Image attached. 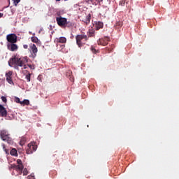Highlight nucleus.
I'll return each instance as SVG.
<instances>
[{"instance_id": "nucleus-37", "label": "nucleus", "mask_w": 179, "mask_h": 179, "mask_svg": "<svg viewBox=\"0 0 179 179\" xmlns=\"http://www.w3.org/2000/svg\"><path fill=\"white\" fill-rule=\"evenodd\" d=\"M70 80H71V82H73V78H70Z\"/></svg>"}, {"instance_id": "nucleus-6", "label": "nucleus", "mask_w": 179, "mask_h": 179, "mask_svg": "<svg viewBox=\"0 0 179 179\" xmlns=\"http://www.w3.org/2000/svg\"><path fill=\"white\" fill-rule=\"evenodd\" d=\"M37 150V145H34L33 143H30L27 145V148L26 150L27 155H31L34 152Z\"/></svg>"}, {"instance_id": "nucleus-26", "label": "nucleus", "mask_w": 179, "mask_h": 179, "mask_svg": "<svg viewBox=\"0 0 179 179\" xmlns=\"http://www.w3.org/2000/svg\"><path fill=\"white\" fill-rule=\"evenodd\" d=\"M23 176H27V174H29V171H27V169H24L23 170Z\"/></svg>"}, {"instance_id": "nucleus-7", "label": "nucleus", "mask_w": 179, "mask_h": 179, "mask_svg": "<svg viewBox=\"0 0 179 179\" xmlns=\"http://www.w3.org/2000/svg\"><path fill=\"white\" fill-rule=\"evenodd\" d=\"M56 22L60 27H65L66 24V18L62 17H56Z\"/></svg>"}, {"instance_id": "nucleus-17", "label": "nucleus", "mask_w": 179, "mask_h": 179, "mask_svg": "<svg viewBox=\"0 0 179 179\" xmlns=\"http://www.w3.org/2000/svg\"><path fill=\"white\" fill-rule=\"evenodd\" d=\"M57 42L61 43L62 44H65V43H66V38L59 37V38H57Z\"/></svg>"}, {"instance_id": "nucleus-24", "label": "nucleus", "mask_w": 179, "mask_h": 179, "mask_svg": "<svg viewBox=\"0 0 179 179\" xmlns=\"http://www.w3.org/2000/svg\"><path fill=\"white\" fill-rule=\"evenodd\" d=\"M31 76V74L30 73H28V74L26 75L25 78L27 79V82H30Z\"/></svg>"}, {"instance_id": "nucleus-19", "label": "nucleus", "mask_w": 179, "mask_h": 179, "mask_svg": "<svg viewBox=\"0 0 179 179\" xmlns=\"http://www.w3.org/2000/svg\"><path fill=\"white\" fill-rule=\"evenodd\" d=\"M31 41H32V43H36V44L40 43V40H38V38H37V36H32L31 38Z\"/></svg>"}, {"instance_id": "nucleus-5", "label": "nucleus", "mask_w": 179, "mask_h": 179, "mask_svg": "<svg viewBox=\"0 0 179 179\" xmlns=\"http://www.w3.org/2000/svg\"><path fill=\"white\" fill-rule=\"evenodd\" d=\"M6 40L10 44L17 43V36L15 34H10L6 36Z\"/></svg>"}, {"instance_id": "nucleus-15", "label": "nucleus", "mask_w": 179, "mask_h": 179, "mask_svg": "<svg viewBox=\"0 0 179 179\" xmlns=\"http://www.w3.org/2000/svg\"><path fill=\"white\" fill-rule=\"evenodd\" d=\"M103 27H104V24L102 22L99 21L95 23L96 30H100V29H103Z\"/></svg>"}, {"instance_id": "nucleus-21", "label": "nucleus", "mask_w": 179, "mask_h": 179, "mask_svg": "<svg viewBox=\"0 0 179 179\" xmlns=\"http://www.w3.org/2000/svg\"><path fill=\"white\" fill-rule=\"evenodd\" d=\"M17 163L18 166H21V170H22V171H23L24 166H23V162H22V159H17Z\"/></svg>"}, {"instance_id": "nucleus-1", "label": "nucleus", "mask_w": 179, "mask_h": 179, "mask_svg": "<svg viewBox=\"0 0 179 179\" xmlns=\"http://www.w3.org/2000/svg\"><path fill=\"white\" fill-rule=\"evenodd\" d=\"M27 62H29V59L27 57H16L15 56L14 57L11 58L8 61V65L10 66H12V65H16L17 66L23 67L22 69H27Z\"/></svg>"}, {"instance_id": "nucleus-10", "label": "nucleus", "mask_w": 179, "mask_h": 179, "mask_svg": "<svg viewBox=\"0 0 179 179\" xmlns=\"http://www.w3.org/2000/svg\"><path fill=\"white\" fill-rule=\"evenodd\" d=\"M13 74V72L12 71H8V73H6V79L10 85L13 84V81L12 80Z\"/></svg>"}, {"instance_id": "nucleus-33", "label": "nucleus", "mask_w": 179, "mask_h": 179, "mask_svg": "<svg viewBox=\"0 0 179 179\" xmlns=\"http://www.w3.org/2000/svg\"><path fill=\"white\" fill-rule=\"evenodd\" d=\"M23 48H24V50H27L29 48V45H23Z\"/></svg>"}, {"instance_id": "nucleus-30", "label": "nucleus", "mask_w": 179, "mask_h": 179, "mask_svg": "<svg viewBox=\"0 0 179 179\" xmlns=\"http://www.w3.org/2000/svg\"><path fill=\"white\" fill-rule=\"evenodd\" d=\"M27 66H29V68H30V69H34V65L27 64Z\"/></svg>"}, {"instance_id": "nucleus-13", "label": "nucleus", "mask_w": 179, "mask_h": 179, "mask_svg": "<svg viewBox=\"0 0 179 179\" xmlns=\"http://www.w3.org/2000/svg\"><path fill=\"white\" fill-rule=\"evenodd\" d=\"M85 1L90 5H99L100 2H103V0H85Z\"/></svg>"}, {"instance_id": "nucleus-29", "label": "nucleus", "mask_w": 179, "mask_h": 179, "mask_svg": "<svg viewBox=\"0 0 179 179\" xmlns=\"http://www.w3.org/2000/svg\"><path fill=\"white\" fill-rule=\"evenodd\" d=\"M1 100L3 103H6L8 101L5 96H1Z\"/></svg>"}, {"instance_id": "nucleus-11", "label": "nucleus", "mask_w": 179, "mask_h": 179, "mask_svg": "<svg viewBox=\"0 0 179 179\" xmlns=\"http://www.w3.org/2000/svg\"><path fill=\"white\" fill-rule=\"evenodd\" d=\"M87 36L88 38L90 37H96V30H94L93 27L90 28L87 32Z\"/></svg>"}, {"instance_id": "nucleus-31", "label": "nucleus", "mask_w": 179, "mask_h": 179, "mask_svg": "<svg viewBox=\"0 0 179 179\" xmlns=\"http://www.w3.org/2000/svg\"><path fill=\"white\" fill-rule=\"evenodd\" d=\"M116 26H119L120 27H121L122 26V23L120 22H117Z\"/></svg>"}, {"instance_id": "nucleus-3", "label": "nucleus", "mask_w": 179, "mask_h": 179, "mask_svg": "<svg viewBox=\"0 0 179 179\" xmlns=\"http://www.w3.org/2000/svg\"><path fill=\"white\" fill-rule=\"evenodd\" d=\"M29 52H30V58H36L37 57V52H38V49H37V46H36V44L31 43L29 45Z\"/></svg>"}, {"instance_id": "nucleus-16", "label": "nucleus", "mask_w": 179, "mask_h": 179, "mask_svg": "<svg viewBox=\"0 0 179 179\" xmlns=\"http://www.w3.org/2000/svg\"><path fill=\"white\" fill-rule=\"evenodd\" d=\"M11 169H14V170H16V171H19L20 174H22V166L16 165V164H12Z\"/></svg>"}, {"instance_id": "nucleus-27", "label": "nucleus", "mask_w": 179, "mask_h": 179, "mask_svg": "<svg viewBox=\"0 0 179 179\" xmlns=\"http://www.w3.org/2000/svg\"><path fill=\"white\" fill-rule=\"evenodd\" d=\"M13 3L15 5V6H17V3H19V2H20V0H13Z\"/></svg>"}, {"instance_id": "nucleus-39", "label": "nucleus", "mask_w": 179, "mask_h": 179, "mask_svg": "<svg viewBox=\"0 0 179 179\" xmlns=\"http://www.w3.org/2000/svg\"><path fill=\"white\" fill-rule=\"evenodd\" d=\"M56 1H61V0H56Z\"/></svg>"}, {"instance_id": "nucleus-12", "label": "nucleus", "mask_w": 179, "mask_h": 179, "mask_svg": "<svg viewBox=\"0 0 179 179\" xmlns=\"http://www.w3.org/2000/svg\"><path fill=\"white\" fill-rule=\"evenodd\" d=\"M8 115V111L3 106L0 105V117H6Z\"/></svg>"}, {"instance_id": "nucleus-36", "label": "nucleus", "mask_w": 179, "mask_h": 179, "mask_svg": "<svg viewBox=\"0 0 179 179\" xmlns=\"http://www.w3.org/2000/svg\"><path fill=\"white\" fill-rule=\"evenodd\" d=\"M3 150H5V149H6V148H5V144H3Z\"/></svg>"}, {"instance_id": "nucleus-32", "label": "nucleus", "mask_w": 179, "mask_h": 179, "mask_svg": "<svg viewBox=\"0 0 179 179\" xmlns=\"http://www.w3.org/2000/svg\"><path fill=\"white\" fill-rule=\"evenodd\" d=\"M16 103H19L20 104V103H22V101H20V99L16 98Z\"/></svg>"}, {"instance_id": "nucleus-18", "label": "nucleus", "mask_w": 179, "mask_h": 179, "mask_svg": "<svg viewBox=\"0 0 179 179\" xmlns=\"http://www.w3.org/2000/svg\"><path fill=\"white\" fill-rule=\"evenodd\" d=\"M21 106H29L30 101L29 99H24L23 101L20 102Z\"/></svg>"}, {"instance_id": "nucleus-35", "label": "nucleus", "mask_w": 179, "mask_h": 179, "mask_svg": "<svg viewBox=\"0 0 179 179\" xmlns=\"http://www.w3.org/2000/svg\"><path fill=\"white\" fill-rule=\"evenodd\" d=\"M5 152L8 155L9 152H8V149L4 150Z\"/></svg>"}, {"instance_id": "nucleus-23", "label": "nucleus", "mask_w": 179, "mask_h": 179, "mask_svg": "<svg viewBox=\"0 0 179 179\" xmlns=\"http://www.w3.org/2000/svg\"><path fill=\"white\" fill-rule=\"evenodd\" d=\"M26 137H22L21 140L20 141V145H21L22 146H23V145H24V143H26Z\"/></svg>"}, {"instance_id": "nucleus-20", "label": "nucleus", "mask_w": 179, "mask_h": 179, "mask_svg": "<svg viewBox=\"0 0 179 179\" xmlns=\"http://www.w3.org/2000/svg\"><path fill=\"white\" fill-rule=\"evenodd\" d=\"M10 155L11 156H17V150L15 148H13L10 152Z\"/></svg>"}, {"instance_id": "nucleus-38", "label": "nucleus", "mask_w": 179, "mask_h": 179, "mask_svg": "<svg viewBox=\"0 0 179 179\" xmlns=\"http://www.w3.org/2000/svg\"><path fill=\"white\" fill-rule=\"evenodd\" d=\"M62 47H65V45H62Z\"/></svg>"}, {"instance_id": "nucleus-9", "label": "nucleus", "mask_w": 179, "mask_h": 179, "mask_svg": "<svg viewBox=\"0 0 179 179\" xmlns=\"http://www.w3.org/2000/svg\"><path fill=\"white\" fill-rule=\"evenodd\" d=\"M7 48L9 51H17L19 47L15 43H8Z\"/></svg>"}, {"instance_id": "nucleus-2", "label": "nucleus", "mask_w": 179, "mask_h": 179, "mask_svg": "<svg viewBox=\"0 0 179 179\" xmlns=\"http://www.w3.org/2000/svg\"><path fill=\"white\" fill-rule=\"evenodd\" d=\"M76 40L77 45L79 48H82V47H83V44H85L82 41L84 40V41H87V40H89V37H87V35L80 34L76 36Z\"/></svg>"}, {"instance_id": "nucleus-28", "label": "nucleus", "mask_w": 179, "mask_h": 179, "mask_svg": "<svg viewBox=\"0 0 179 179\" xmlns=\"http://www.w3.org/2000/svg\"><path fill=\"white\" fill-rule=\"evenodd\" d=\"M120 6H125V1L122 0L120 1Z\"/></svg>"}, {"instance_id": "nucleus-25", "label": "nucleus", "mask_w": 179, "mask_h": 179, "mask_svg": "<svg viewBox=\"0 0 179 179\" xmlns=\"http://www.w3.org/2000/svg\"><path fill=\"white\" fill-rule=\"evenodd\" d=\"M72 26H73L72 22H68V20H66L65 27H72Z\"/></svg>"}, {"instance_id": "nucleus-34", "label": "nucleus", "mask_w": 179, "mask_h": 179, "mask_svg": "<svg viewBox=\"0 0 179 179\" xmlns=\"http://www.w3.org/2000/svg\"><path fill=\"white\" fill-rule=\"evenodd\" d=\"M3 17V13H0V18Z\"/></svg>"}, {"instance_id": "nucleus-8", "label": "nucleus", "mask_w": 179, "mask_h": 179, "mask_svg": "<svg viewBox=\"0 0 179 179\" xmlns=\"http://www.w3.org/2000/svg\"><path fill=\"white\" fill-rule=\"evenodd\" d=\"M109 41H110V38L106 36V37L99 39V41H97V43L99 45L106 46L108 44Z\"/></svg>"}, {"instance_id": "nucleus-14", "label": "nucleus", "mask_w": 179, "mask_h": 179, "mask_svg": "<svg viewBox=\"0 0 179 179\" xmlns=\"http://www.w3.org/2000/svg\"><path fill=\"white\" fill-rule=\"evenodd\" d=\"M90 20H92V14H88V15L83 20V22L85 23V24H89L90 23Z\"/></svg>"}, {"instance_id": "nucleus-22", "label": "nucleus", "mask_w": 179, "mask_h": 179, "mask_svg": "<svg viewBox=\"0 0 179 179\" xmlns=\"http://www.w3.org/2000/svg\"><path fill=\"white\" fill-rule=\"evenodd\" d=\"M90 50L92 51V52L93 54H97V53H99V50H96V48H94V46H91Z\"/></svg>"}, {"instance_id": "nucleus-4", "label": "nucleus", "mask_w": 179, "mask_h": 179, "mask_svg": "<svg viewBox=\"0 0 179 179\" xmlns=\"http://www.w3.org/2000/svg\"><path fill=\"white\" fill-rule=\"evenodd\" d=\"M0 136L2 139V141L8 142V143H12V138H10V137H9V134L8 133V131H6L5 130H2L0 132Z\"/></svg>"}]
</instances>
